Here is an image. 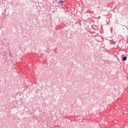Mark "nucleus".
Wrapping results in <instances>:
<instances>
[{
  "instance_id": "obj_1",
  "label": "nucleus",
  "mask_w": 128,
  "mask_h": 128,
  "mask_svg": "<svg viewBox=\"0 0 128 128\" xmlns=\"http://www.w3.org/2000/svg\"><path fill=\"white\" fill-rule=\"evenodd\" d=\"M109 42L110 44H115V42L112 40H110Z\"/></svg>"
},
{
  "instance_id": "obj_2",
  "label": "nucleus",
  "mask_w": 128,
  "mask_h": 128,
  "mask_svg": "<svg viewBox=\"0 0 128 128\" xmlns=\"http://www.w3.org/2000/svg\"><path fill=\"white\" fill-rule=\"evenodd\" d=\"M127 60V57L124 56L122 58V60L126 61Z\"/></svg>"
},
{
  "instance_id": "obj_3",
  "label": "nucleus",
  "mask_w": 128,
  "mask_h": 128,
  "mask_svg": "<svg viewBox=\"0 0 128 128\" xmlns=\"http://www.w3.org/2000/svg\"><path fill=\"white\" fill-rule=\"evenodd\" d=\"M58 3H59V4H62V3H64V1H63V0H60V1H59Z\"/></svg>"
}]
</instances>
